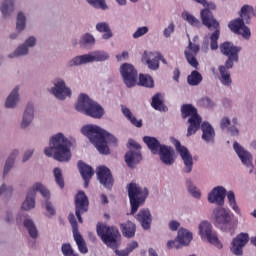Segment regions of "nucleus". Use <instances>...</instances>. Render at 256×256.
<instances>
[{"mask_svg":"<svg viewBox=\"0 0 256 256\" xmlns=\"http://www.w3.org/2000/svg\"><path fill=\"white\" fill-rule=\"evenodd\" d=\"M74 241L76 242V245L78 246V250L80 253H89V249L87 248V243H85V239H83V236H81V233H75L73 234Z\"/></svg>","mask_w":256,"mask_h":256,"instance_id":"nucleus-38","label":"nucleus"},{"mask_svg":"<svg viewBox=\"0 0 256 256\" xmlns=\"http://www.w3.org/2000/svg\"><path fill=\"white\" fill-rule=\"evenodd\" d=\"M230 125H231V120H229L228 117L222 118V120L220 122L221 129H227V127Z\"/></svg>","mask_w":256,"mask_h":256,"instance_id":"nucleus-61","label":"nucleus"},{"mask_svg":"<svg viewBox=\"0 0 256 256\" xmlns=\"http://www.w3.org/2000/svg\"><path fill=\"white\" fill-rule=\"evenodd\" d=\"M85 63H90L89 60V54H85V55H81V56H77L75 58H73L69 63V67H73V66H77V65H84Z\"/></svg>","mask_w":256,"mask_h":256,"instance_id":"nucleus-47","label":"nucleus"},{"mask_svg":"<svg viewBox=\"0 0 256 256\" xmlns=\"http://www.w3.org/2000/svg\"><path fill=\"white\" fill-rule=\"evenodd\" d=\"M158 154L160 155V160L164 165L170 166L175 163V150L172 147L162 145Z\"/></svg>","mask_w":256,"mask_h":256,"instance_id":"nucleus-25","label":"nucleus"},{"mask_svg":"<svg viewBox=\"0 0 256 256\" xmlns=\"http://www.w3.org/2000/svg\"><path fill=\"white\" fill-rule=\"evenodd\" d=\"M129 145L130 151L125 154L124 159L126 161V165L133 169V167L143 159V156H141V145L136 143L135 140H130Z\"/></svg>","mask_w":256,"mask_h":256,"instance_id":"nucleus-12","label":"nucleus"},{"mask_svg":"<svg viewBox=\"0 0 256 256\" xmlns=\"http://www.w3.org/2000/svg\"><path fill=\"white\" fill-rule=\"evenodd\" d=\"M186 185H187L189 193L192 194V197H195V199L201 198V192L199 190H197V187H195V185H193L191 180H187Z\"/></svg>","mask_w":256,"mask_h":256,"instance_id":"nucleus-50","label":"nucleus"},{"mask_svg":"<svg viewBox=\"0 0 256 256\" xmlns=\"http://www.w3.org/2000/svg\"><path fill=\"white\" fill-rule=\"evenodd\" d=\"M120 227L122 229V235L124 237H127L128 239L135 237V232L137 231L135 223L127 221L124 224H120Z\"/></svg>","mask_w":256,"mask_h":256,"instance_id":"nucleus-31","label":"nucleus"},{"mask_svg":"<svg viewBox=\"0 0 256 256\" xmlns=\"http://www.w3.org/2000/svg\"><path fill=\"white\" fill-rule=\"evenodd\" d=\"M136 219L139 221L143 229H151L153 218L151 217L149 209H141L137 214Z\"/></svg>","mask_w":256,"mask_h":256,"instance_id":"nucleus-28","label":"nucleus"},{"mask_svg":"<svg viewBox=\"0 0 256 256\" xmlns=\"http://www.w3.org/2000/svg\"><path fill=\"white\" fill-rule=\"evenodd\" d=\"M226 196L227 190L222 186H218L213 188V190L208 194V201L209 203H216V205L223 207L225 205Z\"/></svg>","mask_w":256,"mask_h":256,"instance_id":"nucleus-20","label":"nucleus"},{"mask_svg":"<svg viewBox=\"0 0 256 256\" xmlns=\"http://www.w3.org/2000/svg\"><path fill=\"white\" fill-rule=\"evenodd\" d=\"M199 233L200 236L206 237L207 241L217 247V249H223V244L219 241L217 237V233L213 232V226L209 223V221H203L199 225Z\"/></svg>","mask_w":256,"mask_h":256,"instance_id":"nucleus-11","label":"nucleus"},{"mask_svg":"<svg viewBox=\"0 0 256 256\" xmlns=\"http://www.w3.org/2000/svg\"><path fill=\"white\" fill-rule=\"evenodd\" d=\"M254 11L253 6H242L239 12L240 17L230 21L228 24L230 31L236 35H241L244 39H251V29L245 23H251V15Z\"/></svg>","mask_w":256,"mask_h":256,"instance_id":"nucleus-5","label":"nucleus"},{"mask_svg":"<svg viewBox=\"0 0 256 256\" xmlns=\"http://www.w3.org/2000/svg\"><path fill=\"white\" fill-rule=\"evenodd\" d=\"M151 106L156 111H167V106L163 103V96L161 93H157L152 97Z\"/></svg>","mask_w":256,"mask_h":256,"instance_id":"nucleus-37","label":"nucleus"},{"mask_svg":"<svg viewBox=\"0 0 256 256\" xmlns=\"http://www.w3.org/2000/svg\"><path fill=\"white\" fill-rule=\"evenodd\" d=\"M142 61H145L148 65V69H151V71H157V69H159V61H161V53L145 51L142 56Z\"/></svg>","mask_w":256,"mask_h":256,"instance_id":"nucleus-23","label":"nucleus"},{"mask_svg":"<svg viewBox=\"0 0 256 256\" xmlns=\"http://www.w3.org/2000/svg\"><path fill=\"white\" fill-rule=\"evenodd\" d=\"M181 224H179V222H177V221H175V220H172V221H170V223H169V229L171 230V231H177V229H179V226H180Z\"/></svg>","mask_w":256,"mask_h":256,"instance_id":"nucleus-63","label":"nucleus"},{"mask_svg":"<svg viewBox=\"0 0 256 256\" xmlns=\"http://www.w3.org/2000/svg\"><path fill=\"white\" fill-rule=\"evenodd\" d=\"M182 119H188V129H187V137H191V135H195L198 129H201V123L203 118L199 116L197 113V108L191 104H184L181 107Z\"/></svg>","mask_w":256,"mask_h":256,"instance_id":"nucleus-7","label":"nucleus"},{"mask_svg":"<svg viewBox=\"0 0 256 256\" xmlns=\"http://www.w3.org/2000/svg\"><path fill=\"white\" fill-rule=\"evenodd\" d=\"M76 111L92 117V119H101L105 115V109L101 104L93 101L87 94H80L78 102L75 105Z\"/></svg>","mask_w":256,"mask_h":256,"instance_id":"nucleus-6","label":"nucleus"},{"mask_svg":"<svg viewBox=\"0 0 256 256\" xmlns=\"http://www.w3.org/2000/svg\"><path fill=\"white\" fill-rule=\"evenodd\" d=\"M214 225L221 231H231L233 229V214L223 207L213 210Z\"/></svg>","mask_w":256,"mask_h":256,"instance_id":"nucleus-9","label":"nucleus"},{"mask_svg":"<svg viewBox=\"0 0 256 256\" xmlns=\"http://www.w3.org/2000/svg\"><path fill=\"white\" fill-rule=\"evenodd\" d=\"M239 62V57H232L229 56L225 62V65L219 66V73H220V82L222 85H225L226 87H230L231 83L233 81L231 80V72H229V69H233L234 63Z\"/></svg>","mask_w":256,"mask_h":256,"instance_id":"nucleus-13","label":"nucleus"},{"mask_svg":"<svg viewBox=\"0 0 256 256\" xmlns=\"http://www.w3.org/2000/svg\"><path fill=\"white\" fill-rule=\"evenodd\" d=\"M227 199L230 207L237 213L238 215H241V209H239V206L237 205V200H235V192L229 191L227 193Z\"/></svg>","mask_w":256,"mask_h":256,"instance_id":"nucleus-46","label":"nucleus"},{"mask_svg":"<svg viewBox=\"0 0 256 256\" xmlns=\"http://www.w3.org/2000/svg\"><path fill=\"white\" fill-rule=\"evenodd\" d=\"M149 33V28L147 26L140 27L133 34L134 39H139V37H143V35H147Z\"/></svg>","mask_w":256,"mask_h":256,"instance_id":"nucleus-57","label":"nucleus"},{"mask_svg":"<svg viewBox=\"0 0 256 256\" xmlns=\"http://www.w3.org/2000/svg\"><path fill=\"white\" fill-rule=\"evenodd\" d=\"M0 11L4 18L9 17L15 11V0H3Z\"/></svg>","mask_w":256,"mask_h":256,"instance_id":"nucleus-36","label":"nucleus"},{"mask_svg":"<svg viewBox=\"0 0 256 256\" xmlns=\"http://www.w3.org/2000/svg\"><path fill=\"white\" fill-rule=\"evenodd\" d=\"M61 251L64 256H79V254L73 251L70 243L62 244Z\"/></svg>","mask_w":256,"mask_h":256,"instance_id":"nucleus-53","label":"nucleus"},{"mask_svg":"<svg viewBox=\"0 0 256 256\" xmlns=\"http://www.w3.org/2000/svg\"><path fill=\"white\" fill-rule=\"evenodd\" d=\"M109 59V54L103 51H97L92 54H89V61L93 63V61H107Z\"/></svg>","mask_w":256,"mask_h":256,"instance_id":"nucleus-44","label":"nucleus"},{"mask_svg":"<svg viewBox=\"0 0 256 256\" xmlns=\"http://www.w3.org/2000/svg\"><path fill=\"white\" fill-rule=\"evenodd\" d=\"M196 3L203 5V7H207L200 12V17L202 24L207 27L210 31L214 29V32L210 35V49L212 51H217L219 49V37H221V25L219 21L215 19L212 11L217 9V6L213 2H207V0H194Z\"/></svg>","mask_w":256,"mask_h":256,"instance_id":"nucleus-1","label":"nucleus"},{"mask_svg":"<svg viewBox=\"0 0 256 256\" xmlns=\"http://www.w3.org/2000/svg\"><path fill=\"white\" fill-rule=\"evenodd\" d=\"M78 169L79 173L84 181V187L87 189L89 187V183L91 179L93 178V175H95V171H93V168L89 165H87L82 160L78 161Z\"/></svg>","mask_w":256,"mask_h":256,"instance_id":"nucleus-24","label":"nucleus"},{"mask_svg":"<svg viewBox=\"0 0 256 256\" xmlns=\"http://www.w3.org/2000/svg\"><path fill=\"white\" fill-rule=\"evenodd\" d=\"M4 195V197H11L13 195V187L2 184L0 187V197Z\"/></svg>","mask_w":256,"mask_h":256,"instance_id":"nucleus-56","label":"nucleus"},{"mask_svg":"<svg viewBox=\"0 0 256 256\" xmlns=\"http://www.w3.org/2000/svg\"><path fill=\"white\" fill-rule=\"evenodd\" d=\"M54 177L57 185L60 186V189H63V187H65V180L63 179L61 168H54Z\"/></svg>","mask_w":256,"mask_h":256,"instance_id":"nucleus-48","label":"nucleus"},{"mask_svg":"<svg viewBox=\"0 0 256 256\" xmlns=\"http://www.w3.org/2000/svg\"><path fill=\"white\" fill-rule=\"evenodd\" d=\"M27 19L23 12H19L17 16L16 29L17 31H24Z\"/></svg>","mask_w":256,"mask_h":256,"instance_id":"nucleus-49","label":"nucleus"},{"mask_svg":"<svg viewBox=\"0 0 256 256\" xmlns=\"http://www.w3.org/2000/svg\"><path fill=\"white\" fill-rule=\"evenodd\" d=\"M220 53L225 57H234L237 59L241 53V46H235L233 42H223L220 44Z\"/></svg>","mask_w":256,"mask_h":256,"instance_id":"nucleus-26","label":"nucleus"},{"mask_svg":"<svg viewBox=\"0 0 256 256\" xmlns=\"http://www.w3.org/2000/svg\"><path fill=\"white\" fill-rule=\"evenodd\" d=\"M177 240L180 245H189V243H191V241L193 240V234L187 229L181 228L178 231Z\"/></svg>","mask_w":256,"mask_h":256,"instance_id":"nucleus-35","label":"nucleus"},{"mask_svg":"<svg viewBox=\"0 0 256 256\" xmlns=\"http://www.w3.org/2000/svg\"><path fill=\"white\" fill-rule=\"evenodd\" d=\"M116 59H117V61H123L125 59H129V52L124 51V52H122V54L116 55Z\"/></svg>","mask_w":256,"mask_h":256,"instance_id":"nucleus-64","label":"nucleus"},{"mask_svg":"<svg viewBox=\"0 0 256 256\" xmlns=\"http://www.w3.org/2000/svg\"><path fill=\"white\" fill-rule=\"evenodd\" d=\"M83 135L93 143L101 155H109V145H117V138L97 125H86L81 129Z\"/></svg>","mask_w":256,"mask_h":256,"instance_id":"nucleus-2","label":"nucleus"},{"mask_svg":"<svg viewBox=\"0 0 256 256\" xmlns=\"http://www.w3.org/2000/svg\"><path fill=\"white\" fill-rule=\"evenodd\" d=\"M163 33H164V37H166V39H169V37H171V34L175 33V24L170 23L168 27L164 29Z\"/></svg>","mask_w":256,"mask_h":256,"instance_id":"nucleus-58","label":"nucleus"},{"mask_svg":"<svg viewBox=\"0 0 256 256\" xmlns=\"http://www.w3.org/2000/svg\"><path fill=\"white\" fill-rule=\"evenodd\" d=\"M174 145L182 161L184 162V172L191 173V171H193V156H191L189 149H187L185 146H182L179 140H175Z\"/></svg>","mask_w":256,"mask_h":256,"instance_id":"nucleus-16","label":"nucleus"},{"mask_svg":"<svg viewBox=\"0 0 256 256\" xmlns=\"http://www.w3.org/2000/svg\"><path fill=\"white\" fill-rule=\"evenodd\" d=\"M33 113H34L33 104L29 103L23 115V119L21 123L22 129H27V126L31 125V121H33Z\"/></svg>","mask_w":256,"mask_h":256,"instance_id":"nucleus-33","label":"nucleus"},{"mask_svg":"<svg viewBox=\"0 0 256 256\" xmlns=\"http://www.w3.org/2000/svg\"><path fill=\"white\" fill-rule=\"evenodd\" d=\"M46 211L49 215H55V208L53 207V204L51 202L46 201Z\"/></svg>","mask_w":256,"mask_h":256,"instance_id":"nucleus-62","label":"nucleus"},{"mask_svg":"<svg viewBox=\"0 0 256 256\" xmlns=\"http://www.w3.org/2000/svg\"><path fill=\"white\" fill-rule=\"evenodd\" d=\"M75 209L76 217L79 223H83V218L81 215L89 211V198L83 191H79L75 196Z\"/></svg>","mask_w":256,"mask_h":256,"instance_id":"nucleus-15","label":"nucleus"},{"mask_svg":"<svg viewBox=\"0 0 256 256\" xmlns=\"http://www.w3.org/2000/svg\"><path fill=\"white\" fill-rule=\"evenodd\" d=\"M247 243H249V234L240 233L233 239L230 251L233 255L241 256L243 255V247H245Z\"/></svg>","mask_w":256,"mask_h":256,"instance_id":"nucleus-18","label":"nucleus"},{"mask_svg":"<svg viewBox=\"0 0 256 256\" xmlns=\"http://www.w3.org/2000/svg\"><path fill=\"white\" fill-rule=\"evenodd\" d=\"M55 87L52 88V93L57 99L63 101L66 97H71V89L65 85V81L57 79L54 83Z\"/></svg>","mask_w":256,"mask_h":256,"instance_id":"nucleus-21","label":"nucleus"},{"mask_svg":"<svg viewBox=\"0 0 256 256\" xmlns=\"http://www.w3.org/2000/svg\"><path fill=\"white\" fill-rule=\"evenodd\" d=\"M37 43V40L35 37L30 36L24 44L20 45L13 54H10V59H13V57H21V55H27L29 53L28 47H35Z\"/></svg>","mask_w":256,"mask_h":256,"instance_id":"nucleus-27","label":"nucleus"},{"mask_svg":"<svg viewBox=\"0 0 256 256\" xmlns=\"http://www.w3.org/2000/svg\"><path fill=\"white\" fill-rule=\"evenodd\" d=\"M198 107H204L205 109H211L215 107V103L211 101L209 97H204L198 100Z\"/></svg>","mask_w":256,"mask_h":256,"instance_id":"nucleus-51","label":"nucleus"},{"mask_svg":"<svg viewBox=\"0 0 256 256\" xmlns=\"http://www.w3.org/2000/svg\"><path fill=\"white\" fill-rule=\"evenodd\" d=\"M87 2L96 9H107V4H105V0H87Z\"/></svg>","mask_w":256,"mask_h":256,"instance_id":"nucleus-55","label":"nucleus"},{"mask_svg":"<svg viewBox=\"0 0 256 256\" xmlns=\"http://www.w3.org/2000/svg\"><path fill=\"white\" fill-rule=\"evenodd\" d=\"M181 243H179V240H169L167 242V249H180Z\"/></svg>","mask_w":256,"mask_h":256,"instance_id":"nucleus-59","label":"nucleus"},{"mask_svg":"<svg viewBox=\"0 0 256 256\" xmlns=\"http://www.w3.org/2000/svg\"><path fill=\"white\" fill-rule=\"evenodd\" d=\"M200 47L197 44H193L191 40H189L188 50L184 51L185 58L190 66L193 67V69H199V61H197V54L200 51Z\"/></svg>","mask_w":256,"mask_h":256,"instance_id":"nucleus-19","label":"nucleus"},{"mask_svg":"<svg viewBox=\"0 0 256 256\" xmlns=\"http://www.w3.org/2000/svg\"><path fill=\"white\" fill-rule=\"evenodd\" d=\"M128 196L131 205V215H135L139 211V206L145 203V199L149 196L147 188L139 187L136 183L131 182L128 185Z\"/></svg>","mask_w":256,"mask_h":256,"instance_id":"nucleus-8","label":"nucleus"},{"mask_svg":"<svg viewBox=\"0 0 256 256\" xmlns=\"http://www.w3.org/2000/svg\"><path fill=\"white\" fill-rule=\"evenodd\" d=\"M139 85H141V87H148L151 89L155 87V82L153 81V77L150 75L140 74Z\"/></svg>","mask_w":256,"mask_h":256,"instance_id":"nucleus-43","label":"nucleus"},{"mask_svg":"<svg viewBox=\"0 0 256 256\" xmlns=\"http://www.w3.org/2000/svg\"><path fill=\"white\" fill-rule=\"evenodd\" d=\"M120 73L126 87L131 88L137 85V70L133 65L124 63L120 67Z\"/></svg>","mask_w":256,"mask_h":256,"instance_id":"nucleus-14","label":"nucleus"},{"mask_svg":"<svg viewBox=\"0 0 256 256\" xmlns=\"http://www.w3.org/2000/svg\"><path fill=\"white\" fill-rule=\"evenodd\" d=\"M68 220L72 226L73 235H75V233H79V225L77 224V219L75 218V214L73 213L69 214Z\"/></svg>","mask_w":256,"mask_h":256,"instance_id":"nucleus-54","label":"nucleus"},{"mask_svg":"<svg viewBox=\"0 0 256 256\" xmlns=\"http://www.w3.org/2000/svg\"><path fill=\"white\" fill-rule=\"evenodd\" d=\"M182 19H184V21H187V23H189V25H192V27H201V21H199V19H197L189 12H184L182 14Z\"/></svg>","mask_w":256,"mask_h":256,"instance_id":"nucleus-45","label":"nucleus"},{"mask_svg":"<svg viewBox=\"0 0 256 256\" xmlns=\"http://www.w3.org/2000/svg\"><path fill=\"white\" fill-rule=\"evenodd\" d=\"M24 227H26L30 237L32 239H37L39 233L37 232V227L35 226V223L31 219L24 220Z\"/></svg>","mask_w":256,"mask_h":256,"instance_id":"nucleus-41","label":"nucleus"},{"mask_svg":"<svg viewBox=\"0 0 256 256\" xmlns=\"http://www.w3.org/2000/svg\"><path fill=\"white\" fill-rule=\"evenodd\" d=\"M44 154L60 163H67L71 160V141L63 133H58L50 138L49 147L45 148Z\"/></svg>","mask_w":256,"mask_h":256,"instance_id":"nucleus-3","label":"nucleus"},{"mask_svg":"<svg viewBox=\"0 0 256 256\" xmlns=\"http://www.w3.org/2000/svg\"><path fill=\"white\" fill-rule=\"evenodd\" d=\"M187 81H188V85L195 87V86L199 85V83H201V81H203V76L201 75V73H199V71L194 70L191 72L190 75H188Z\"/></svg>","mask_w":256,"mask_h":256,"instance_id":"nucleus-40","label":"nucleus"},{"mask_svg":"<svg viewBox=\"0 0 256 256\" xmlns=\"http://www.w3.org/2000/svg\"><path fill=\"white\" fill-rule=\"evenodd\" d=\"M96 30H98L99 33H104L102 36L103 39H111V37H113V32H111L109 24L105 22L98 23L96 25Z\"/></svg>","mask_w":256,"mask_h":256,"instance_id":"nucleus-39","label":"nucleus"},{"mask_svg":"<svg viewBox=\"0 0 256 256\" xmlns=\"http://www.w3.org/2000/svg\"><path fill=\"white\" fill-rule=\"evenodd\" d=\"M96 231L98 237L101 238L104 244L110 249H115V253L118 256H129L127 249L118 250L119 245H121V232L115 226H107L104 223H98L96 226Z\"/></svg>","mask_w":256,"mask_h":256,"instance_id":"nucleus-4","label":"nucleus"},{"mask_svg":"<svg viewBox=\"0 0 256 256\" xmlns=\"http://www.w3.org/2000/svg\"><path fill=\"white\" fill-rule=\"evenodd\" d=\"M121 111H122L124 117H126V119L128 121H130V123H132L134 125V127H138V128L143 127V121L137 120V118L135 116H133V113L131 112V110L129 108L122 105Z\"/></svg>","mask_w":256,"mask_h":256,"instance_id":"nucleus-34","label":"nucleus"},{"mask_svg":"<svg viewBox=\"0 0 256 256\" xmlns=\"http://www.w3.org/2000/svg\"><path fill=\"white\" fill-rule=\"evenodd\" d=\"M137 247H139V243H137V241H132L127 245L126 250H128V253L131 254L133 251H135V249H137Z\"/></svg>","mask_w":256,"mask_h":256,"instance_id":"nucleus-60","label":"nucleus"},{"mask_svg":"<svg viewBox=\"0 0 256 256\" xmlns=\"http://www.w3.org/2000/svg\"><path fill=\"white\" fill-rule=\"evenodd\" d=\"M80 45L81 47H85V45H95V37L90 33H86L80 40Z\"/></svg>","mask_w":256,"mask_h":256,"instance_id":"nucleus-52","label":"nucleus"},{"mask_svg":"<svg viewBox=\"0 0 256 256\" xmlns=\"http://www.w3.org/2000/svg\"><path fill=\"white\" fill-rule=\"evenodd\" d=\"M200 129L202 131V139L206 143H213L215 141V129L211 127V124L204 122L201 124Z\"/></svg>","mask_w":256,"mask_h":256,"instance_id":"nucleus-29","label":"nucleus"},{"mask_svg":"<svg viewBox=\"0 0 256 256\" xmlns=\"http://www.w3.org/2000/svg\"><path fill=\"white\" fill-rule=\"evenodd\" d=\"M39 191V193L44 197V199H50L51 193L49 190L43 186L41 183H36L32 186V189L27 193L26 199L22 204V209L24 211H30V209L35 208V195Z\"/></svg>","mask_w":256,"mask_h":256,"instance_id":"nucleus-10","label":"nucleus"},{"mask_svg":"<svg viewBox=\"0 0 256 256\" xmlns=\"http://www.w3.org/2000/svg\"><path fill=\"white\" fill-rule=\"evenodd\" d=\"M96 175L100 185H103L105 189H113V183L115 180L113 179L111 170L107 168V166H99L96 169Z\"/></svg>","mask_w":256,"mask_h":256,"instance_id":"nucleus-17","label":"nucleus"},{"mask_svg":"<svg viewBox=\"0 0 256 256\" xmlns=\"http://www.w3.org/2000/svg\"><path fill=\"white\" fill-rule=\"evenodd\" d=\"M233 149L243 165H246V167L253 165V155L250 154L249 151L245 150V148H243L239 142H234Z\"/></svg>","mask_w":256,"mask_h":256,"instance_id":"nucleus-22","label":"nucleus"},{"mask_svg":"<svg viewBox=\"0 0 256 256\" xmlns=\"http://www.w3.org/2000/svg\"><path fill=\"white\" fill-rule=\"evenodd\" d=\"M19 155V151L14 150L9 158L6 160L5 166H4V175H7L11 169H13V165H15V157Z\"/></svg>","mask_w":256,"mask_h":256,"instance_id":"nucleus-42","label":"nucleus"},{"mask_svg":"<svg viewBox=\"0 0 256 256\" xmlns=\"http://www.w3.org/2000/svg\"><path fill=\"white\" fill-rule=\"evenodd\" d=\"M143 141L147 145L148 149H150L153 155H159V151L161 150V147H163V145H161V143L159 142V140H157V138L151 137V136H145L143 138Z\"/></svg>","mask_w":256,"mask_h":256,"instance_id":"nucleus-30","label":"nucleus"},{"mask_svg":"<svg viewBox=\"0 0 256 256\" xmlns=\"http://www.w3.org/2000/svg\"><path fill=\"white\" fill-rule=\"evenodd\" d=\"M18 101H19V86H16L6 99V102H5L6 109H13L14 107L17 106Z\"/></svg>","mask_w":256,"mask_h":256,"instance_id":"nucleus-32","label":"nucleus"}]
</instances>
